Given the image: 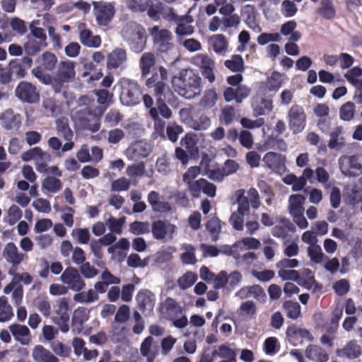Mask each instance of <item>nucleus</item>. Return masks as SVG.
<instances>
[{"mask_svg": "<svg viewBox=\"0 0 362 362\" xmlns=\"http://www.w3.org/2000/svg\"><path fill=\"white\" fill-rule=\"evenodd\" d=\"M32 74L43 84L50 85L55 93H60L64 83L75 78V63L69 60L61 61L55 76L46 73L40 66L33 69Z\"/></svg>", "mask_w": 362, "mask_h": 362, "instance_id": "1", "label": "nucleus"}, {"mask_svg": "<svg viewBox=\"0 0 362 362\" xmlns=\"http://www.w3.org/2000/svg\"><path fill=\"white\" fill-rule=\"evenodd\" d=\"M174 90L186 99H192L199 95L202 87V79L193 69L180 71L171 80Z\"/></svg>", "mask_w": 362, "mask_h": 362, "instance_id": "2", "label": "nucleus"}, {"mask_svg": "<svg viewBox=\"0 0 362 362\" xmlns=\"http://www.w3.org/2000/svg\"><path fill=\"white\" fill-rule=\"evenodd\" d=\"M103 113V110L100 107L97 110L92 108L88 98L81 97L78 99V106L73 112V118L81 128L96 132L100 128V117Z\"/></svg>", "mask_w": 362, "mask_h": 362, "instance_id": "3", "label": "nucleus"}, {"mask_svg": "<svg viewBox=\"0 0 362 362\" xmlns=\"http://www.w3.org/2000/svg\"><path fill=\"white\" fill-rule=\"evenodd\" d=\"M305 197L299 194H291L288 200V213L291 216L293 221L300 229H306L309 223L304 216V204Z\"/></svg>", "mask_w": 362, "mask_h": 362, "instance_id": "4", "label": "nucleus"}, {"mask_svg": "<svg viewBox=\"0 0 362 362\" xmlns=\"http://www.w3.org/2000/svg\"><path fill=\"white\" fill-rule=\"evenodd\" d=\"M342 175L349 177H356L362 174V153L343 155L338 160Z\"/></svg>", "mask_w": 362, "mask_h": 362, "instance_id": "5", "label": "nucleus"}, {"mask_svg": "<svg viewBox=\"0 0 362 362\" xmlns=\"http://www.w3.org/2000/svg\"><path fill=\"white\" fill-rule=\"evenodd\" d=\"M124 37L130 42L131 48L136 52H141L146 45L145 30L135 23H130L122 29Z\"/></svg>", "mask_w": 362, "mask_h": 362, "instance_id": "6", "label": "nucleus"}, {"mask_svg": "<svg viewBox=\"0 0 362 362\" xmlns=\"http://www.w3.org/2000/svg\"><path fill=\"white\" fill-rule=\"evenodd\" d=\"M120 83L122 87L120 100L122 103L127 106L138 104L141 95L138 83L135 81L128 78H122Z\"/></svg>", "mask_w": 362, "mask_h": 362, "instance_id": "7", "label": "nucleus"}, {"mask_svg": "<svg viewBox=\"0 0 362 362\" xmlns=\"http://www.w3.org/2000/svg\"><path fill=\"white\" fill-rule=\"evenodd\" d=\"M191 62L199 69L202 76L210 83L215 81L216 77L214 74L215 62L209 54H198L192 58Z\"/></svg>", "mask_w": 362, "mask_h": 362, "instance_id": "8", "label": "nucleus"}, {"mask_svg": "<svg viewBox=\"0 0 362 362\" xmlns=\"http://www.w3.org/2000/svg\"><path fill=\"white\" fill-rule=\"evenodd\" d=\"M93 6L97 23L100 26L107 25L115 13L114 5L110 2L93 1Z\"/></svg>", "mask_w": 362, "mask_h": 362, "instance_id": "9", "label": "nucleus"}, {"mask_svg": "<svg viewBox=\"0 0 362 362\" xmlns=\"http://www.w3.org/2000/svg\"><path fill=\"white\" fill-rule=\"evenodd\" d=\"M149 33L160 52H166L173 48V35L169 30L154 26L149 29Z\"/></svg>", "mask_w": 362, "mask_h": 362, "instance_id": "10", "label": "nucleus"}, {"mask_svg": "<svg viewBox=\"0 0 362 362\" xmlns=\"http://www.w3.org/2000/svg\"><path fill=\"white\" fill-rule=\"evenodd\" d=\"M60 280L66 285L68 289L76 292L81 291L86 286V283L78 271L73 267L65 269L61 274Z\"/></svg>", "mask_w": 362, "mask_h": 362, "instance_id": "11", "label": "nucleus"}, {"mask_svg": "<svg viewBox=\"0 0 362 362\" xmlns=\"http://www.w3.org/2000/svg\"><path fill=\"white\" fill-rule=\"evenodd\" d=\"M306 115L302 107L293 105L288 112L289 128L294 134L301 132L305 126Z\"/></svg>", "mask_w": 362, "mask_h": 362, "instance_id": "12", "label": "nucleus"}, {"mask_svg": "<svg viewBox=\"0 0 362 362\" xmlns=\"http://www.w3.org/2000/svg\"><path fill=\"white\" fill-rule=\"evenodd\" d=\"M15 92L16 97L25 103H35L40 100V93L36 87L28 81H21Z\"/></svg>", "mask_w": 362, "mask_h": 362, "instance_id": "13", "label": "nucleus"}, {"mask_svg": "<svg viewBox=\"0 0 362 362\" xmlns=\"http://www.w3.org/2000/svg\"><path fill=\"white\" fill-rule=\"evenodd\" d=\"M176 230L177 227L174 224L162 220L154 221L151 227L153 236L156 240H171Z\"/></svg>", "mask_w": 362, "mask_h": 362, "instance_id": "14", "label": "nucleus"}, {"mask_svg": "<svg viewBox=\"0 0 362 362\" xmlns=\"http://www.w3.org/2000/svg\"><path fill=\"white\" fill-rule=\"evenodd\" d=\"M77 30L78 32V39L80 42L89 48H98L101 45V39L99 35H95L92 31L88 28L85 23L79 22L77 23Z\"/></svg>", "mask_w": 362, "mask_h": 362, "instance_id": "15", "label": "nucleus"}, {"mask_svg": "<svg viewBox=\"0 0 362 362\" xmlns=\"http://www.w3.org/2000/svg\"><path fill=\"white\" fill-rule=\"evenodd\" d=\"M238 198L237 211L231 214L229 222L234 229L241 231L244 228V216L250 213V209L247 207V201L243 197V195L238 194Z\"/></svg>", "mask_w": 362, "mask_h": 362, "instance_id": "16", "label": "nucleus"}, {"mask_svg": "<svg viewBox=\"0 0 362 362\" xmlns=\"http://www.w3.org/2000/svg\"><path fill=\"white\" fill-rule=\"evenodd\" d=\"M128 57L124 49L115 48L107 57V68L108 69H123L126 66Z\"/></svg>", "mask_w": 362, "mask_h": 362, "instance_id": "17", "label": "nucleus"}, {"mask_svg": "<svg viewBox=\"0 0 362 362\" xmlns=\"http://www.w3.org/2000/svg\"><path fill=\"white\" fill-rule=\"evenodd\" d=\"M3 257L13 267H17L24 261L27 255L25 253L20 252L17 246L11 242L5 245Z\"/></svg>", "mask_w": 362, "mask_h": 362, "instance_id": "18", "label": "nucleus"}, {"mask_svg": "<svg viewBox=\"0 0 362 362\" xmlns=\"http://www.w3.org/2000/svg\"><path fill=\"white\" fill-rule=\"evenodd\" d=\"M151 151V146L145 141H139L129 146L126 150V156L129 160H138L146 157Z\"/></svg>", "mask_w": 362, "mask_h": 362, "instance_id": "19", "label": "nucleus"}, {"mask_svg": "<svg viewBox=\"0 0 362 362\" xmlns=\"http://www.w3.org/2000/svg\"><path fill=\"white\" fill-rule=\"evenodd\" d=\"M160 313L168 320H175L182 314V308L173 298H167L160 304Z\"/></svg>", "mask_w": 362, "mask_h": 362, "instance_id": "20", "label": "nucleus"}, {"mask_svg": "<svg viewBox=\"0 0 362 362\" xmlns=\"http://www.w3.org/2000/svg\"><path fill=\"white\" fill-rule=\"evenodd\" d=\"M8 328L14 339L21 345L27 346L31 342V333L27 326L13 323L11 324Z\"/></svg>", "mask_w": 362, "mask_h": 362, "instance_id": "21", "label": "nucleus"}, {"mask_svg": "<svg viewBox=\"0 0 362 362\" xmlns=\"http://www.w3.org/2000/svg\"><path fill=\"white\" fill-rule=\"evenodd\" d=\"M0 124L6 130H17L21 125V117L8 109L0 114Z\"/></svg>", "mask_w": 362, "mask_h": 362, "instance_id": "22", "label": "nucleus"}, {"mask_svg": "<svg viewBox=\"0 0 362 362\" xmlns=\"http://www.w3.org/2000/svg\"><path fill=\"white\" fill-rule=\"evenodd\" d=\"M252 107L255 115H268L273 109L272 99L258 94L254 97Z\"/></svg>", "mask_w": 362, "mask_h": 362, "instance_id": "23", "label": "nucleus"}, {"mask_svg": "<svg viewBox=\"0 0 362 362\" xmlns=\"http://www.w3.org/2000/svg\"><path fill=\"white\" fill-rule=\"evenodd\" d=\"M147 200L152 210L155 212L166 213L172 210L170 204L165 202L160 194L156 191H151L148 193Z\"/></svg>", "mask_w": 362, "mask_h": 362, "instance_id": "24", "label": "nucleus"}, {"mask_svg": "<svg viewBox=\"0 0 362 362\" xmlns=\"http://www.w3.org/2000/svg\"><path fill=\"white\" fill-rule=\"evenodd\" d=\"M266 165L275 172L285 169V157L274 152H268L263 157Z\"/></svg>", "mask_w": 362, "mask_h": 362, "instance_id": "25", "label": "nucleus"}, {"mask_svg": "<svg viewBox=\"0 0 362 362\" xmlns=\"http://www.w3.org/2000/svg\"><path fill=\"white\" fill-rule=\"evenodd\" d=\"M31 356L35 362H59V358L42 345H36Z\"/></svg>", "mask_w": 362, "mask_h": 362, "instance_id": "26", "label": "nucleus"}, {"mask_svg": "<svg viewBox=\"0 0 362 362\" xmlns=\"http://www.w3.org/2000/svg\"><path fill=\"white\" fill-rule=\"evenodd\" d=\"M287 336L293 343L303 341H312L313 337L310 332L305 329L300 328L295 325L288 327L286 331Z\"/></svg>", "mask_w": 362, "mask_h": 362, "instance_id": "27", "label": "nucleus"}, {"mask_svg": "<svg viewBox=\"0 0 362 362\" xmlns=\"http://www.w3.org/2000/svg\"><path fill=\"white\" fill-rule=\"evenodd\" d=\"M238 194H242L243 197L247 201V207L250 209V206L252 209H257L261 205V201L257 190L255 188H250L245 195V191L243 189H238L235 192V197L237 204H238Z\"/></svg>", "mask_w": 362, "mask_h": 362, "instance_id": "28", "label": "nucleus"}, {"mask_svg": "<svg viewBox=\"0 0 362 362\" xmlns=\"http://www.w3.org/2000/svg\"><path fill=\"white\" fill-rule=\"evenodd\" d=\"M140 353L142 356L146 358V362H153L158 355V346L154 344L152 337H147L141 343Z\"/></svg>", "mask_w": 362, "mask_h": 362, "instance_id": "29", "label": "nucleus"}, {"mask_svg": "<svg viewBox=\"0 0 362 362\" xmlns=\"http://www.w3.org/2000/svg\"><path fill=\"white\" fill-rule=\"evenodd\" d=\"M90 311L83 307L76 309L72 316V331L75 333H80L83 327V325L89 318Z\"/></svg>", "mask_w": 362, "mask_h": 362, "instance_id": "30", "label": "nucleus"}, {"mask_svg": "<svg viewBox=\"0 0 362 362\" xmlns=\"http://www.w3.org/2000/svg\"><path fill=\"white\" fill-rule=\"evenodd\" d=\"M362 353V349L355 340L349 341L342 349H337L336 354L339 357L356 358Z\"/></svg>", "mask_w": 362, "mask_h": 362, "instance_id": "31", "label": "nucleus"}, {"mask_svg": "<svg viewBox=\"0 0 362 362\" xmlns=\"http://www.w3.org/2000/svg\"><path fill=\"white\" fill-rule=\"evenodd\" d=\"M149 114L154 122L152 137L155 139L158 137L165 139V122L159 117L157 109L156 107L151 108Z\"/></svg>", "mask_w": 362, "mask_h": 362, "instance_id": "32", "label": "nucleus"}, {"mask_svg": "<svg viewBox=\"0 0 362 362\" xmlns=\"http://www.w3.org/2000/svg\"><path fill=\"white\" fill-rule=\"evenodd\" d=\"M305 356L315 362H326L329 359L327 353L320 346L311 344L305 351Z\"/></svg>", "mask_w": 362, "mask_h": 362, "instance_id": "33", "label": "nucleus"}, {"mask_svg": "<svg viewBox=\"0 0 362 362\" xmlns=\"http://www.w3.org/2000/svg\"><path fill=\"white\" fill-rule=\"evenodd\" d=\"M235 296L240 299L254 298L259 299L261 297L265 296L264 290L258 285L251 286H244L235 293Z\"/></svg>", "mask_w": 362, "mask_h": 362, "instance_id": "34", "label": "nucleus"}, {"mask_svg": "<svg viewBox=\"0 0 362 362\" xmlns=\"http://www.w3.org/2000/svg\"><path fill=\"white\" fill-rule=\"evenodd\" d=\"M213 357L222 358L219 362H236V353L235 350L226 344L218 346L212 351Z\"/></svg>", "mask_w": 362, "mask_h": 362, "instance_id": "35", "label": "nucleus"}, {"mask_svg": "<svg viewBox=\"0 0 362 362\" xmlns=\"http://www.w3.org/2000/svg\"><path fill=\"white\" fill-rule=\"evenodd\" d=\"M209 43L217 54H224L228 51V41L222 34H216L210 37Z\"/></svg>", "mask_w": 362, "mask_h": 362, "instance_id": "36", "label": "nucleus"}, {"mask_svg": "<svg viewBox=\"0 0 362 362\" xmlns=\"http://www.w3.org/2000/svg\"><path fill=\"white\" fill-rule=\"evenodd\" d=\"M180 249L183 251L180 255V260L184 264L194 265L197 263L196 247L192 244L184 243Z\"/></svg>", "mask_w": 362, "mask_h": 362, "instance_id": "37", "label": "nucleus"}, {"mask_svg": "<svg viewBox=\"0 0 362 362\" xmlns=\"http://www.w3.org/2000/svg\"><path fill=\"white\" fill-rule=\"evenodd\" d=\"M47 45V42L43 43V42L38 39L28 35L27 41L25 42L23 47L26 54L33 56L40 52L42 49L46 48Z\"/></svg>", "mask_w": 362, "mask_h": 362, "instance_id": "38", "label": "nucleus"}, {"mask_svg": "<svg viewBox=\"0 0 362 362\" xmlns=\"http://www.w3.org/2000/svg\"><path fill=\"white\" fill-rule=\"evenodd\" d=\"M297 23L294 21H289L281 25L280 33L284 36L290 35L288 40L292 42H297L301 37V34L296 30Z\"/></svg>", "mask_w": 362, "mask_h": 362, "instance_id": "39", "label": "nucleus"}, {"mask_svg": "<svg viewBox=\"0 0 362 362\" xmlns=\"http://www.w3.org/2000/svg\"><path fill=\"white\" fill-rule=\"evenodd\" d=\"M156 62V55L152 52H145L142 54L139 64L142 76L145 77L151 72V69L155 66Z\"/></svg>", "mask_w": 362, "mask_h": 362, "instance_id": "40", "label": "nucleus"}, {"mask_svg": "<svg viewBox=\"0 0 362 362\" xmlns=\"http://www.w3.org/2000/svg\"><path fill=\"white\" fill-rule=\"evenodd\" d=\"M346 80L355 88H362V69L354 66L344 74Z\"/></svg>", "mask_w": 362, "mask_h": 362, "instance_id": "41", "label": "nucleus"}, {"mask_svg": "<svg viewBox=\"0 0 362 362\" xmlns=\"http://www.w3.org/2000/svg\"><path fill=\"white\" fill-rule=\"evenodd\" d=\"M56 129L58 135L63 137L65 141H70L72 140L74 133L66 118L62 117L56 120Z\"/></svg>", "mask_w": 362, "mask_h": 362, "instance_id": "42", "label": "nucleus"}, {"mask_svg": "<svg viewBox=\"0 0 362 362\" xmlns=\"http://www.w3.org/2000/svg\"><path fill=\"white\" fill-rule=\"evenodd\" d=\"M218 99V94L215 89H207L204 92L199 104L204 110H209L216 105Z\"/></svg>", "mask_w": 362, "mask_h": 362, "instance_id": "43", "label": "nucleus"}, {"mask_svg": "<svg viewBox=\"0 0 362 362\" xmlns=\"http://www.w3.org/2000/svg\"><path fill=\"white\" fill-rule=\"evenodd\" d=\"M42 188L47 194H56L62 189V182L54 176H47L42 181Z\"/></svg>", "mask_w": 362, "mask_h": 362, "instance_id": "44", "label": "nucleus"}, {"mask_svg": "<svg viewBox=\"0 0 362 362\" xmlns=\"http://www.w3.org/2000/svg\"><path fill=\"white\" fill-rule=\"evenodd\" d=\"M69 302L67 298H62L56 302L54 313L56 316L52 317V320H69Z\"/></svg>", "mask_w": 362, "mask_h": 362, "instance_id": "45", "label": "nucleus"}, {"mask_svg": "<svg viewBox=\"0 0 362 362\" xmlns=\"http://www.w3.org/2000/svg\"><path fill=\"white\" fill-rule=\"evenodd\" d=\"M307 251L311 265L322 264L327 259L319 245L309 246Z\"/></svg>", "mask_w": 362, "mask_h": 362, "instance_id": "46", "label": "nucleus"}, {"mask_svg": "<svg viewBox=\"0 0 362 362\" xmlns=\"http://www.w3.org/2000/svg\"><path fill=\"white\" fill-rule=\"evenodd\" d=\"M341 127H336L330 134L328 146L332 149H340L345 146V139L341 136Z\"/></svg>", "mask_w": 362, "mask_h": 362, "instance_id": "47", "label": "nucleus"}, {"mask_svg": "<svg viewBox=\"0 0 362 362\" xmlns=\"http://www.w3.org/2000/svg\"><path fill=\"white\" fill-rule=\"evenodd\" d=\"M197 280L196 273L189 271L180 276L177 280V284L180 289L185 291L190 288Z\"/></svg>", "mask_w": 362, "mask_h": 362, "instance_id": "48", "label": "nucleus"}, {"mask_svg": "<svg viewBox=\"0 0 362 362\" xmlns=\"http://www.w3.org/2000/svg\"><path fill=\"white\" fill-rule=\"evenodd\" d=\"M74 300L80 303H91L98 300V294L93 288L86 291L76 293L74 295Z\"/></svg>", "mask_w": 362, "mask_h": 362, "instance_id": "49", "label": "nucleus"}, {"mask_svg": "<svg viewBox=\"0 0 362 362\" xmlns=\"http://www.w3.org/2000/svg\"><path fill=\"white\" fill-rule=\"evenodd\" d=\"M344 200L349 205H356L360 202L362 204V194L356 187H347L344 194Z\"/></svg>", "mask_w": 362, "mask_h": 362, "instance_id": "50", "label": "nucleus"}, {"mask_svg": "<svg viewBox=\"0 0 362 362\" xmlns=\"http://www.w3.org/2000/svg\"><path fill=\"white\" fill-rule=\"evenodd\" d=\"M192 18L186 16L181 19L176 28L175 33L178 37L190 35L194 33V27L190 25Z\"/></svg>", "mask_w": 362, "mask_h": 362, "instance_id": "51", "label": "nucleus"}, {"mask_svg": "<svg viewBox=\"0 0 362 362\" xmlns=\"http://www.w3.org/2000/svg\"><path fill=\"white\" fill-rule=\"evenodd\" d=\"M13 315L11 305L5 296L0 297V322H5L11 319Z\"/></svg>", "mask_w": 362, "mask_h": 362, "instance_id": "52", "label": "nucleus"}, {"mask_svg": "<svg viewBox=\"0 0 362 362\" xmlns=\"http://www.w3.org/2000/svg\"><path fill=\"white\" fill-rule=\"evenodd\" d=\"M152 296V293L148 291L140 292L138 294L136 300L141 309L143 310L153 309L154 303Z\"/></svg>", "mask_w": 362, "mask_h": 362, "instance_id": "53", "label": "nucleus"}, {"mask_svg": "<svg viewBox=\"0 0 362 362\" xmlns=\"http://www.w3.org/2000/svg\"><path fill=\"white\" fill-rule=\"evenodd\" d=\"M211 125V119L206 115H202L197 119H194L188 122V127L196 131H205Z\"/></svg>", "mask_w": 362, "mask_h": 362, "instance_id": "54", "label": "nucleus"}, {"mask_svg": "<svg viewBox=\"0 0 362 362\" xmlns=\"http://www.w3.org/2000/svg\"><path fill=\"white\" fill-rule=\"evenodd\" d=\"M236 245L238 247L240 252L244 250H256L258 249L261 243L259 240L252 237L243 238L236 241Z\"/></svg>", "mask_w": 362, "mask_h": 362, "instance_id": "55", "label": "nucleus"}, {"mask_svg": "<svg viewBox=\"0 0 362 362\" xmlns=\"http://www.w3.org/2000/svg\"><path fill=\"white\" fill-rule=\"evenodd\" d=\"M125 222V216H122L119 218L110 216L105 221V224L110 232L119 235L122 233V228Z\"/></svg>", "mask_w": 362, "mask_h": 362, "instance_id": "56", "label": "nucleus"}, {"mask_svg": "<svg viewBox=\"0 0 362 362\" xmlns=\"http://www.w3.org/2000/svg\"><path fill=\"white\" fill-rule=\"evenodd\" d=\"M284 82V76L278 72L274 71L266 81V87L269 91L278 90Z\"/></svg>", "mask_w": 362, "mask_h": 362, "instance_id": "57", "label": "nucleus"}, {"mask_svg": "<svg viewBox=\"0 0 362 362\" xmlns=\"http://www.w3.org/2000/svg\"><path fill=\"white\" fill-rule=\"evenodd\" d=\"M355 112L356 108L354 103L349 101L340 107L339 117L344 121H350L354 118Z\"/></svg>", "mask_w": 362, "mask_h": 362, "instance_id": "58", "label": "nucleus"}, {"mask_svg": "<svg viewBox=\"0 0 362 362\" xmlns=\"http://www.w3.org/2000/svg\"><path fill=\"white\" fill-rule=\"evenodd\" d=\"M198 139L196 134L193 133H187L181 140V144L186 148L187 151L192 153L198 151L197 148Z\"/></svg>", "mask_w": 362, "mask_h": 362, "instance_id": "59", "label": "nucleus"}, {"mask_svg": "<svg viewBox=\"0 0 362 362\" xmlns=\"http://www.w3.org/2000/svg\"><path fill=\"white\" fill-rule=\"evenodd\" d=\"M42 66L47 70L52 71L56 66L58 62L56 55L50 52H45L41 56Z\"/></svg>", "mask_w": 362, "mask_h": 362, "instance_id": "60", "label": "nucleus"}, {"mask_svg": "<svg viewBox=\"0 0 362 362\" xmlns=\"http://www.w3.org/2000/svg\"><path fill=\"white\" fill-rule=\"evenodd\" d=\"M283 308L286 312L288 317L296 320L300 316V305L297 302L286 301Z\"/></svg>", "mask_w": 362, "mask_h": 362, "instance_id": "61", "label": "nucleus"}, {"mask_svg": "<svg viewBox=\"0 0 362 362\" xmlns=\"http://www.w3.org/2000/svg\"><path fill=\"white\" fill-rule=\"evenodd\" d=\"M50 348L53 352V354L56 356H59L60 358H67L69 356L71 353V348L64 345L60 341H54L51 345Z\"/></svg>", "mask_w": 362, "mask_h": 362, "instance_id": "62", "label": "nucleus"}, {"mask_svg": "<svg viewBox=\"0 0 362 362\" xmlns=\"http://www.w3.org/2000/svg\"><path fill=\"white\" fill-rule=\"evenodd\" d=\"M34 303L35 307L44 317H49L50 316L52 308L50 302L47 298L38 297L35 299Z\"/></svg>", "mask_w": 362, "mask_h": 362, "instance_id": "63", "label": "nucleus"}, {"mask_svg": "<svg viewBox=\"0 0 362 362\" xmlns=\"http://www.w3.org/2000/svg\"><path fill=\"white\" fill-rule=\"evenodd\" d=\"M225 66L232 71L241 72L244 69L243 59L240 55L235 54L225 62Z\"/></svg>", "mask_w": 362, "mask_h": 362, "instance_id": "64", "label": "nucleus"}]
</instances>
